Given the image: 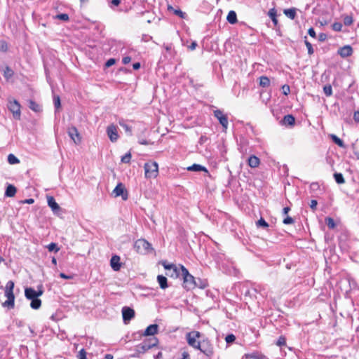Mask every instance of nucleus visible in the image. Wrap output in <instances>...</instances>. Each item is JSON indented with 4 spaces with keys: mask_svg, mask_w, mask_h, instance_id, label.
<instances>
[{
    "mask_svg": "<svg viewBox=\"0 0 359 359\" xmlns=\"http://www.w3.org/2000/svg\"><path fill=\"white\" fill-rule=\"evenodd\" d=\"M305 45L308 49V53L309 55H311L312 54H313L314 53V50H313V46L311 45V43L310 42H309L307 40H305Z\"/></svg>",
    "mask_w": 359,
    "mask_h": 359,
    "instance_id": "nucleus-45",
    "label": "nucleus"
},
{
    "mask_svg": "<svg viewBox=\"0 0 359 359\" xmlns=\"http://www.w3.org/2000/svg\"><path fill=\"white\" fill-rule=\"evenodd\" d=\"M310 191L317 195L321 191L320 186L318 182H312L309 187Z\"/></svg>",
    "mask_w": 359,
    "mask_h": 359,
    "instance_id": "nucleus-24",
    "label": "nucleus"
},
{
    "mask_svg": "<svg viewBox=\"0 0 359 359\" xmlns=\"http://www.w3.org/2000/svg\"><path fill=\"white\" fill-rule=\"evenodd\" d=\"M163 266L165 269L167 271H171L172 269L175 267V264H166L165 262L163 263Z\"/></svg>",
    "mask_w": 359,
    "mask_h": 359,
    "instance_id": "nucleus-55",
    "label": "nucleus"
},
{
    "mask_svg": "<svg viewBox=\"0 0 359 359\" xmlns=\"http://www.w3.org/2000/svg\"><path fill=\"white\" fill-rule=\"evenodd\" d=\"M157 280L161 288L165 289L166 287H168L167 278L165 276L162 275H158L157 276Z\"/></svg>",
    "mask_w": 359,
    "mask_h": 359,
    "instance_id": "nucleus-29",
    "label": "nucleus"
},
{
    "mask_svg": "<svg viewBox=\"0 0 359 359\" xmlns=\"http://www.w3.org/2000/svg\"><path fill=\"white\" fill-rule=\"evenodd\" d=\"M0 50L2 51L7 50V44L5 42H1V46H0Z\"/></svg>",
    "mask_w": 359,
    "mask_h": 359,
    "instance_id": "nucleus-62",
    "label": "nucleus"
},
{
    "mask_svg": "<svg viewBox=\"0 0 359 359\" xmlns=\"http://www.w3.org/2000/svg\"><path fill=\"white\" fill-rule=\"evenodd\" d=\"M69 135L74 143L77 144L80 142L79 134L75 127H72L68 131Z\"/></svg>",
    "mask_w": 359,
    "mask_h": 359,
    "instance_id": "nucleus-17",
    "label": "nucleus"
},
{
    "mask_svg": "<svg viewBox=\"0 0 359 359\" xmlns=\"http://www.w3.org/2000/svg\"><path fill=\"white\" fill-rule=\"evenodd\" d=\"M53 102H54L55 108L56 109H58L60 107V106H61L60 99V97L58 95H55L53 97Z\"/></svg>",
    "mask_w": 359,
    "mask_h": 359,
    "instance_id": "nucleus-43",
    "label": "nucleus"
},
{
    "mask_svg": "<svg viewBox=\"0 0 359 359\" xmlns=\"http://www.w3.org/2000/svg\"><path fill=\"white\" fill-rule=\"evenodd\" d=\"M198 46L197 43L196 41H193L190 46H189V48L191 50H194L196 46Z\"/></svg>",
    "mask_w": 359,
    "mask_h": 359,
    "instance_id": "nucleus-63",
    "label": "nucleus"
},
{
    "mask_svg": "<svg viewBox=\"0 0 359 359\" xmlns=\"http://www.w3.org/2000/svg\"><path fill=\"white\" fill-rule=\"evenodd\" d=\"M167 275L175 278L181 276V266L178 268L175 265V267L172 269L171 271H169Z\"/></svg>",
    "mask_w": 359,
    "mask_h": 359,
    "instance_id": "nucleus-23",
    "label": "nucleus"
},
{
    "mask_svg": "<svg viewBox=\"0 0 359 359\" xmlns=\"http://www.w3.org/2000/svg\"><path fill=\"white\" fill-rule=\"evenodd\" d=\"M259 85L262 87H268L270 85V80L266 76H262L259 77Z\"/></svg>",
    "mask_w": 359,
    "mask_h": 359,
    "instance_id": "nucleus-32",
    "label": "nucleus"
},
{
    "mask_svg": "<svg viewBox=\"0 0 359 359\" xmlns=\"http://www.w3.org/2000/svg\"><path fill=\"white\" fill-rule=\"evenodd\" d=\"M323 92L326 96L330 97L332 95V88L330 85H326L323 87Z\"/></svg>",
    "mask_w": 359,
    "mask_h": 359,
    "instance_id": "nucleus-37",
    "label": "nucleus"
},
{
    "mask_svg": "<svg viewBox=\"0 0 359 359\" xmlns=\"http://www.w3.org/2000/svg\"><path fill=\"white\" fill-rule=\"evenodd\" d=\"M8 162L11 165H13V164L18 163L20 162V161L15 155L10 154L8 156Z\"/></svg>",
    "mask_w": 359,
    "mask_h": 359,
    "instance_id": "nucleus-36",
    "label": "nucleus"
},
{
    "mask_svg": "<svg viewBox=\"0 0 359 359\" xmlns=\"http://www.w3.org/2000/svg\"><path fill=\"white\" fill-rule=\"evenodd\" d=\"M226 20L230 24H235L237 22V15L236 12L233 11H229L227 15Z\"/></svg>",
    "mask_w": 359,
    "mask_h": 359,
    "instance_id": "nucleus-25",
    "label": "nucleus"
},
{
    "mask_svg": "<svg viewBox=\"0 0 359 359\" xmlns=\"http://www.w3.org/2000/svg\"><path fill=\"white\" fill-rule=\"evenodd\" d=\"M353 22V17L351 15H346L344 18V24L346 26H350Z\"/></svg>",
    "mask_w": 359,
    "mask_h": 359,
    "instance_id": "nucleus-41",
    "label": "nucleus"
},
{
    "mask_svg": "<svg viewBox=\"0 0 359 359\" xmlns=\"http://www.w3.org/2000/svg\"><path fill=\"white\" fill-rule=\"evenodd\" d=\"M175 14H176L177 15L180 16V18H184V16H185V13L182 12L181 10L178 9V10H175L174 11Z\"/></svg>",
    "mask_w": 359,
    "mask_h": 359,
    "instance_id": "nucleus-57",
    "label": "nucleus"
},
{
    "mask_svg": "<svg viewBox=\"0 0 359 359\" xmlns=\"http://www.w3.org/2000/svg\"><path fill=\"white\" fill-rule=\"evenodd\" d=\"M282 91L285 95H287L290 93V88L288 85L285 84L282 86Z\"/></svg>",
    "mask_w": 359,
    "mask_h": 359,
    "instance_id": "nucleus-51",
    "label": "nucleus"
},
{
    "mask_svg": "<svg viewBox=\"0 0 359 359\" xmlns=\"http://www.w3.org/2000/svg\"><path fill=\"white\" fill-rule=\"evenodd\" d=\"M14 285V282L9 280L6 284L4 288V294L7 300L2 304V306L8 309H12L15 306V295L13 294Z\"/></svg>",
    "mask_w": 359,
    "mask_h": 359,
    "instance_id": "nucleus-1",
    "label": "nucleus"
},
{
    "mask_svg": "<svg viewBox=\"0 0 359 359\" xmlns=\"http://www.w3.org/2000/svg\"><path fill=\"white\" fill-rule=\"evenodd\" d=\"M269 16L275 25H277L278 20L276 18V11L274 8H271L269 11Z\"/></svg>",
    "mask_w": 359,
    "mask_h": 359,
    "instance_id": "nucleus-34",
    "label": "nucleus"
},
{
    "mask_svg": "<svg viewBox=\"0 0 359 359\" xmlns=\"http://www.w3.org/2000/svg\"><path fill=\"white\" fill-rule=\"evenodd\" d=\"M131 159V154L130 152L126 153L124 156L121 157V162L123 163H129Z\"/></svg>",
    "mask_w": 359,
    "mask_h": 359,
    "instance_id": "nucleus-39",
    "label": "nucleus"
},
{
    "mask_svg": "<svg viewBox=\"0 0 359 359\" xmlns=\"http://www.w3.org/2000/svg\"><path fill=\"white\" fill-rule=\"evenodd\" d=\"M252 359H268L267 357L261 353H253L251 355Z\"/></svg>",
    "mask_w": 359,
    "mask_h": 359,
    "instance_id": "nucleus-50",
    "label": "nucleus"
},
{
    "mask_svg": "<svg viewBox=\"0 0 359 359\" xmlns=\"http://www.w3.org/2000/svg\"><path fill=\"white\" fill-rule=\"evenodd\" d=\"M225 340L227 344H231L236 340V337L233 334H229L226 337Z\"/></svg>",
    "mask_w": 359,
    "mask_h": 359,
    "instance_id": "nucleus-47",
    "label": "nucleus"
},
{
    "mask_svg": "<svg viewBox=\"0 0 359 359\" xmlns=\"http://www.w3.org/2000/svg\"><path fill=\"white\" fill-rule=\"evenodd\" d=\"M158 344V339L156 337H153L147 340H144L141 344L136 346V351L139 353H144L148 350L156 346Z\"/></svg>",
    "mask_w": 359,
    "mask_h": 359,
    "instance_id": "nucleus-4",
    "label": "nucleus"
},
{
    "mask_svg": "<svg viewBox=\"0 0 359 359\" xmlns=\"http://www.w3.org/2000/svg\"><path fill=\"white\" fill-rule=\"evenodd\" d=\"M47 249L50 252L55 251L56 252H58L60 250L59 248H57V244L55 243H50V244H48L47 245Z\"/></svg>",
    "mask_w": 359,
    "mask_h": 359,
    "instance_id": "nucleus-40",
    "label": "nucleus"
},
{
    "mask_svg": "<svg viewBox=\"0 0 359 359\" xmlns=\"http://www.w3.org/2000/svg\"><path fill=\"white\" fill-rule=\"evenodd\" d=\"M122 315L125 324H127L133 318H134L135 311L133 309L129 307H123L122 309Z\"/></svg>",
    "mask_w": 359,
    "mask_h": 359,
    "instance_id": "nucleus-13",
    "label": "nucleus"
},
{
    "mask_svg": "<svg viewBox=\"0 0 359 359\" xmlns=\"http://www.w3.org/2000/svg\"><path fill=\"white\" fill-rule=\"evenodd\" d=\"M353 120L356 123H359V111H355L353 114Z\"/></svg>",
    "mask_w": 359,
    "mask_h": 359,
    "instance_id": "nucleus-61",
    "label": "nucleus"
},
{
    "mask_svg": "<svg viewBox=\"0 0 359 359\" xmlns=\"http://www.w3.org/2000/svg\"><path fill=\"white\" fill-rule=\"evenodd\" d=\"M158 325L156 324H152L150 325L147 327V329L144 330V332H138L137 333L135 334H138L140 337L142 336H154L158 332Z\"/></svg>",
    "mask_w": 359,
    "mask_h": 359,
    "instance_id": "nucleus-11",
    "label": "nucleus"
},
{
    "mask_svg": "<svg viewBox=\"0 0 359 359\" xmlns=\"http://www.w3.org/2000/svg\"><path fill=\"white\" fill-rule=\"evenodd\" d=\"M198 350H200L202 353L208 357L212 356L214 353L213 345L208 339H203L201 341L200 346Z\"/></svg>",
    "mask_w": 359,
    "mask_h": 359,
    "instance_id": "nucleus-7",
    "label": "nucleus"
},
{
    "mask_svg": "<svg viewBox=\"0 0 359 359\" xmlns=\"http://www.w3.org/2000/svg\"><path fill=\"white\" fill-rule=\"evenodd\" d=\"M332 29L336 31V32H340L341 30V28H342V24L341 22H334L333 23L332 25Z\"/></svg>",
    "mask_w": 359,
    "mask_h": 359,
    "instance_id": "nucleus-48",
    "label": "nucleus"
},
{
    "mask_svg": "<svg viewBox=\"0 0 359 359\" xmlns=\"http://www.w3.org/2000/svg\"><path fill=\"white\" fill-rule=\"evenodd\" d=\"M47 203L48 206L51 208L52 211L55 214H57L60 210V205L57 203L53 196H47Z\"/></svg>",
    "mask_w": 359,
    "mask_h": 359,
    "instance_id": "nucleus-14",
    "label": "nucleus"
},
{
    "mask_svg": "<svg viewBox=\"0 0 359 359\" xmlns=\"http://www.w3.org/2000/svg\"><path fill=\"white\" fill-rule=\"evenodd\" d=\"M115 63H116V60L114 58H110L106 62L105 67H109L114 65Z\"/></svg>",
    "mask_w": 359,
    "mask_h": 359,
    "instance_id": "nucleus-53",
    "label": "nucleus"
},
{
    "mask_svg": "<svg viewBox=\"0 0 359 359\" xmlns=\"http://www.w3.org/2000/svg\"><path fill=\"white\" fill-rule=\"evenodd\" d=\"M260 293L261 295L264 296L262 293V287L261 285H256L251 290H248L245 292V296L255 297L256 298V294Z\"/></svg>",
    "mask_w": 359,
    "mask_h": 359,
    "instance_id": "nucleus-18",
    "label": "nucleus"
},
{
    "mask_svg": "<svg viewBox=\"0 0 359 359\" xmlns=\"http://www.w3.org/2000/svg\"><path fill=\"white\" fill-rule=\"evenodd\" d=\"M283 13L287 18L291 20H294L296 17V8H294L285 9Z\"/></svg>",
    "mask_w": 359,
    "mask_h": 359,
    "instance_id": "nucleus-28",
    "label": "nucleus"
},
{
    "mask_svg": "<svg viewBox=\"0 0 359 359\" xmlns=\"http://www.w3.org/2000/svg\"><path fill=\"white\" fill-rule=\"evenodd\" d=\"M285 344V340L284 338H282V337H280L278 342H277V344L278 346H282V345H284Z\"/></svg>",
    "mask_w": 359,
    "mask_h": 359,
    "instance_id": "nucleus-64",
    "label": "nucleus"
},
{
    "mask_svg": "<svg viewBox=\"0 0 359 359\" xmlns=\"http://www.w3.org/2000/svg\"><path fill=\"white\" fill-rule=\"evenodd\" d=\"M318 205V202L316 200H311V203H310V208L313 210H315L316 209V206Z\"/></svg>",
    "mask_w": 359,
    "mask_h": 359,
    "instance_id": "nucleus-56",
    "label": "nucleus"
},
{
    "mask_svg": "<svg viewBox=\"0 0 359 359\" xmlns=\"http://www.w3.org/2000/svg\"><path fill=\"white\" fill-rule=\"evenodd\" d=\"M134 246L138 252L142 254H147L153 250L151 245L145 239H138L135 241Z\"/></svg>",
    "mask_w": 359,
    "mask_h": 359,
    "instance_id": "nucleus-5",
    "label": "nucleus"
},
{
    "mask_svg": "<svg viewBox=\"0 0 359 359\" xmlns=\"http://www.w3.org/2000/svg\"><path fill=\"white\" fill-rule=\"evenodd\" d=\"M36 294L39 297L41 296L43 293V287L42 285H40L38 287V290H36Z\"/></svg>",
    "mask_w": 359,
    "mask_h": 359,
    "instance_id": "nucleus-60",
    "label": "nucleus"
},
{
    "mask_svg": "<svg viewBox=\"0 0 359 359\" xmlns=\"http://www.w3.org/2000/svg\"><path fill=\"white\" fill-rule=\"evenodd\" d=\"M283 122L285 125L293 126L295 123V118L292 115L288 114L284 116Z\"/></svg>",
    "mask_w": 359,
    "mask_h": 359,
    "instance_id": "nucleus-26",
    "label": "nucleus"
},
{
    "mask_svg": "<svg viewBox=\"0 0 359 359\" xmlns=\"http://www.w3.org/2000/svg\"><path fill=\"white\" fill-rule=\"evenodd\" d=\"M107 134L112 142H116L119 137L118 134V127L114 124L108 126L107 128Z\"/></svg>",
    "mask_w": 359,
    "mask_h": 359,
    "instance_id": "nucleus-9",
    "label": "nucleus"
},
{
    "mask_svg": "<svg viewBox=\"0 0 359 359\" xmlns=\"http://www.w3.org/2000/svg\"><path fill=\"white\" fill-rule=\"evenodd\" d=\"M330 137H331V139L332 140V141L337 145H338L339 147H340L341 148H345L346 147V145L344 144V142L339 137H338L337 135H331Z\"/></svg>",
    "mask_w": 359,
    "mask_h": 359,
    "instance_id": "nucleus-31",
    "label": "nucleus"
},
{
    "mask_svg": "<svg viewBox=\"0 0 359 359\" xmlns=\"http://www.w3.org/2000/svg\"><path fill=\"white\" fill-rule=\"evenodd\" d=\"M57 19L63 20V21H67L69 20V15L66 13H60L56 15L55 17Z\"/></svg>",
    "mask_w": 359,
    "mask_h": 359,
    "instance_id": "nucleus-49",
    "label": "nucleus"
},
{
    "mask_svg": "<svg viewBox=\"0 0 359 359\" xmlns=\"http://www.w3.org/2000/svg\"><path fill=\"white\" fill-rule=\"evenodd\" d=\"M16 191L17 189L13 185L8 184L5 191V196L7 197H13L15 195Z\"/></svg>",
    "mask_w": 359,
    "mask_h": 359,
    "instance_id": "nucleus-21",
    "label": "nucleus"
},
{
    "mask_svg": "<svg viewBox=\"0 0 359 359\" xmlns=\"http://www.w3.org/2000/svg\"><path fill=\"white\" fill-rule=\"evenodd\" d=\"M131 61V57L130 56H125L122 59V62L124 65L128 64Z\"/></svg>",
    "mask_w": 359,
    "mask_h": 359,
    "instance_id": "nucleus-58",
    "label": "nucleus"
},
{
    "mask_svg": "<svg viewBox=\"0 0 359 359\" xmlns=\"http://www.w3.org/2000/svg\"><path fill=\"white\" fill-rule=\"evenodd\" d=\"M8 108L13 113L14 118L19 119L20 117V104L17 100L9 102Z\"/></svg>",
    "mask_w": 359,
    "mask_h": 359,
    "instance_id": "nucleus-10",
    "label": "nucleus"
},
{
    "mask_svg": "<svg viewBox=\"0 0 359 359\" xmlns=\"http://www.w3.org/2000/svg\"><path fill=\"white\" fill-rule=\"evenodd\" d=\"M78 359H86V352L84 348L80 350L77 354Z\"/></svg>",
    "mask_w": 359,
    "mask_h": 359,
    "instance_id": "nucleus-46",
    "label": "nucleus"
},
{
    "mask_svg": "<svg viewBox=\"0 0 359 359\" xmlns=\"http://www.w3.org/2000/svg\"><path fill=\"white\" fill-rule=\"evenodd\" d=\"M201 337V333L198 331L188 332L186 334V339L189 346L198 349L200 346L201 341H197Z\"/></svg>",
    "mask_w": 359,
    "mask_h": 359,
    "instance_id": "nucleus-6",
    "label": "nucleus"
},
{
    "mask_svg": "<svg viewBox=\"0 0 359 359\" xmlns=\"http://www.w3.org/2000/svg\"><path fill=\"white\" fill-rule=\"evenodd\" d=\"M3 75L5 79L8 81L14 75V72L8 66H6L4 70Z\"/></svg>",
    "mask_w": 359,
    "mask_h": 359,
    "instance_id": "nucleus-27",
    "label": "nucleus"
},
{
    "mask_svg": "<svg viewBox=\"0 0 359 359\" xmlns=\"http://www.w3.org/2000/svg\"><path fill=\"white\" fill-rule=\"evenodd\" d=\"M325 223L330 229H334L335 227V222L334 219L331 217L326 218Z\"/></svg>",
    "mask_w": 359,
    "mask_h": 359,
    "instance_id": "nucleus-38",
    "label": "nucleus"
},
{
    "mask_svg": "<svg viewBox=\"0 0 359 359\" xmlns=\"http://www.w3.org/2000/svg\"><path fill=\"white\" fill-rule=\"evenodd\" d=\"M181 276L183 278V287L186 290H192L198 285L194 277L183 265H181Z\"/></svg>",
    "mask_w": 359,
    "mask_h": 359,
    "instance_id": "nucleus-2",
    "label": "nucleus"
},
{
    "mask_svg": "<svg viewBox=\"0 0 359 359\" xmlns=\"http://www.w3.org/2000/svg\"><path fill=\"white\" fill-rule=\"evenodd\" d=\"M213 113L215 117L217 118L222 127L225 130L227 129L229 125L228 117L226 114H224L223 111L220 109H216Z\"/></svg>",
    "mask_w": 359,
    "mask_h": 359,
    "instance_id": "nucleus-8",
    "label": "nucleus"
},
{
    "mask_svg": "<svg viewBox=\"0 0 359 359\" xmlns=\"http://www.w3.org/2000/svg\"><path fill=\"white\" fill-rule=\"evenodd\" d=\"M334 177L337 184H344L345 182L344 178L341 173L335 172Z\"/></svg>",
    "mask_w": 359,
    "mask_h": 359,
    "instance_id": "nucleus-35",
    "label": "nucleus"
},
{
    "mask_svg": "<svg viewBox=\"0 0 359 359\" xmlns=\"http://www.w3.org/2000/svg\"><path fill=\"white\" fill-rule=\"evenodd\" d=\"M25 296L27 299L32 300L38 297L36 290L32 287H26L25 290Z\"/></svg>",
    "mask_w": 359,
    "mask_h": 359,
    "instance_id": "nucleus-20",
    "label": "nucleus"
},
{
    "mask_svg": "<svg viewBox=\"0 0 359 359\" xmlns=\"http://www.w3.org/2000/svg\"><path fill=\"white\" fill-rule=\"evenodd\" d=\"M120 126L126 130V133H128L131 135V128L126 124L123 121H119Z\"/></svg>",
    "mask_w": 359,
    "mask_h": 359,
    "instance_id": "nucleus-42",
    "label": "nucleus"
},
{
    "mask_svg": "<svg viewBox=\"0 0 359 359\" xmlns=\"http://www.w3.org/2000/svg\"><path fill=\"white\" fill-rule=\"evenodd\" d=\"M41 306V301L38 297L31 300L30 306L33 309H39Z\"/></svg>",
    "mask_w": 359,
    "mask_h": 359,
    "instance_id": "nucleus-33",
    "label": "nucleus"
},
{
    "mask_svg": "<svg viewBox=\"0 0 359 359\" xmlns=\"http://www.w3.org/2000/svg\"><path fill=\"white\" fill-rule=\"evenodd\" d=\"M144 168L146 178H156L158 176V165L156 161L147 162Z\"/></svg>",
    "mask_w": 359,
    "mask_h": 359,
    "instance_id": "nucleus-3",
    "label": "nucleus"
},
{
    "mask_svg": "<svg viewBox=\"0 0 359 359\" xmlns=\"http://www.w3.org/2000/svg\"><path fill=\"white\" fill-rule=\"evenodd\" d=\"M308 34L313 38H316V34L313 28L311 27L308 30Z\"/></svg>",
    "mask_w": 359,
    "mask_h": 359,
    "instance_id": "nucleus-59",
    "label": "nucleus"
},
{
    "mask_svg": "<svg viewBox=\"0 0 359 359\" xmlns=\"http://www.w3.org/2000/svg\"><path fill=\"white\" fill-rule=\"evenodd\" d=\"M352 53H353V48L349 45L344 46L338 50V54L341 57H347L348 56H351L352 55Z\"/></svg>",
    "mask_w": 359,
    "mask_h": 359,
    "instance_id": "nucleus-15",
    "label": "nucleus"
},
{
    "mask_svg": "<svg viewBox=\"0 0 359 359\" xmlns=\"http://www.w3.org/2000/svg\"><path fill=\"white\" fill-rule=\"evenodd\" d=\"M248 165L250 168H257L260 164V160L258 157L255 155H251L248 160Z\"/></svg>",
    "mask_w": 359,
    "mask_h": 359,
    "instance_id": "nucleus-19",
    "label": "nucleus"
},
{
    "mask_svg": "<svg viewBox=\"0 0 359 359\" xmlns=\"http://www.w3.org/2000/svg\"><path fill=\"white\" fill-rule=\"evenodd\" d=\"M29 107L35 112H39L41 110V106L31 100L29 101Z\"/></svg>",
    "mask_w": 359,
    "mask_h": 359,
    "instance_id": "nucleus-30",
    "label": "nucleus"
},
{
    "mask_svg": "<svg viewBox=\"0 0 359 359\" xmlns=\"http://www.w3.org/2000/svg\"><path fill=\"white\" fill-rule=\"evenodd\" d=\"M187 170L189 171H194V172H199V171H205L208 172V170L205 167L199 165V164H194L189 167L187 168Z\"/></svg>",
    "mask_w": 359,
    "mask_h": 359,
    "instance_id": "nucleus-22",
    "label": "nucleus"
},
{
    "mask_svg": "<svg viewBox=\"0 0 359 359\" xmlns=\"http://www.w3.org/2000/svg\"><path fill=\"white\" fill-rule=\"evenodd\" d=\"M257 226H261L263 228H266L269 226L268 223L262 218L261 217L257 222Z\"/></svg>",
    "mask_w": 359,
    "mask_h": 359,
    "instance_id": "nucleus-44",
    "label": "nucleus"
},
{
    "mask_svg": "<svg viewBox=\"0 0 359 359\" xmlns=\"http://www.w3.org/2000/svg\"><path fill=\"white\" fill-rule=\"evenodd\" d=\"M110 265L114 271H119L121 269L120 257L118 255L112 256L110 260Z\"/></svg>",
    "mask_w": 359,
    "mask_h": 359,
    "instance_id": "nucleus-16",
    "label": "nucleus"
},
{
    "mask_svg": "<svg viewBox=\"0 0 359 359\" xmlns=\"http://www.w3.org/2000/svg\"><path fill=\"white\" fill-rule=\"evenodd\" d=\"M116 197L121 196L123 201L128 199V194L125 189V187L122 183H118L113 191Z\"/></svg>",
    "mask_w": 359,
    "mask_h": 359,
    "instance_id": "nucleus-12",
    "label": "nucleus"
},
{
    "mask_svg": "<svg viewBox=\"0 0 359 359\" xmlns=\"http://www.w3.org/2000/svg\"><path fill=\"white\" fill-rule=\"evenodd\" d=\"M294 222V219H292L291 217H289V216H287L284 219H283V223L285 224H292Z\"/></svg>",
    "mask_w": 359,
    "mask_h": 359,
    "instance_id": "nucleus-52",
    "label": "nucleus"
},
{
    "mask_svg": "<svg viewBox=\"0 0 359 359\" xmlns=\"http://www.w3.org/2000/svg\"><path fill=\"white\" fill-rule=\"evenodd\" d=\"M138 143L143 145H149L152 144L150 140L146 139H139Z\"/></svg>",
    "mask_w": 359,
    "mask_h": 359,
    "instance_id": "nucleus-54",
    "label": "nucleus"
}]
</instances>
